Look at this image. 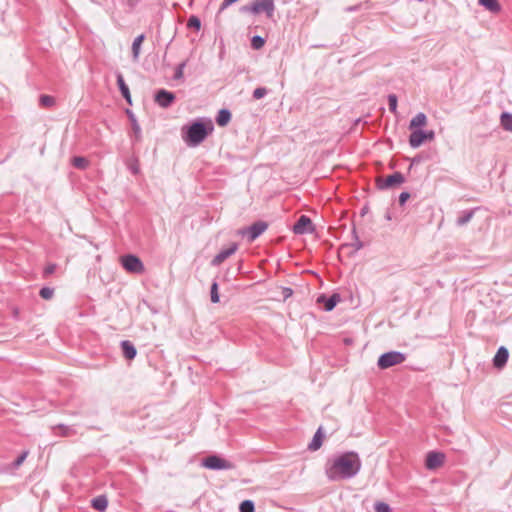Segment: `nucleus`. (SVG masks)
<instances>
[{
    "label": "nucleus",
    "instance_id": "obj_1",
    "mask_svg": "<svg viewBox=\"0 0 512 512\" xmlns=\"http://www.w3.org/2000/svg\"><path fill=\"white\" fill-rule=\"evenodd\" d=\"M361 466L362 463L358 453L348 451L328 462L325 473L330 481L346 480L355 477Z\"/></svg>",
    "mask_w": 512,
    "mask_h": 512
},
{
    "label": "nucleus",
    "instance_id": "obj_2",
    "mask_svg": "<svg viewBox=\"0 0 512 512\" xmlns=\"http://www.w3.org/2000/svg\"><path fill=\"white\" fill-rule=\"evenodd\" d=\"M214 130L211 119L198 118L182 128V138L189 147L200 145Z\"/></svg>",
    "mask_w": 512,
    "mask_h": 512
},
{
    "label": "nucleus",
    "instance_id": "obj_3",
    "mask_svg": "<svg viewBox=\"0 0 512 512\" xmlns=\"http://www.w3.org/2000/svg\"><path fill=\"white\" fill-rule=\"evenodd\" d=\"M406 360V354L400 351H389L381 354L377 361V366L381 370L403 363Z\"/></svg>",
    "mask_w": 512,
    "mask_h": 512
},
{
    "label": "nucleus",
    "instance_id": "obj_4",
    "mask_svg": "<svg viewBox=\"0 0 512 512\" xmlns=\"http://www.w3.org/2000/svg\"><path fill=\"white\" fill-rule=\"evenodd\" d=\"M405 182V177L401 172H394L387 177L376 178V187L379 190H387L399 186Z\"/></svg>",
    "mask_w": 512,
    "mask_h": 512
},
{
    "label": "nucleus",
    "instance_id": "obj_5",
    "mask_svg": "<svg viewBox=\"0 0 512 512\" xmlns=\"http://www.w3.org/2000/svg\"><path fill=\"white\" fill-rule=\"evenodd\" d=\"M121 265L127 272L134 274H141L145 269L141 259L134 254H126L122 256Z\"/></svg>",
    "mask_w": 512,
    "mask_h": 512
},
{
    "label": "nucleus",
    "instance_id": "obj_6",
    "mask_svg": "<svg viewBox=\"0 0 512 512\" xmlns=\"http://www.w3.org/2000/svg\"><path fill=\"white\" fill-rule=\"evenodd\" d=\"M435 138V132L433 130H422L415 129L409 135V145L412 148L420 147L425 141L433 140Z\"/></svg>",
    "mask_w": 512,
    "mask_h": 512
},
{
    "label": "nucleus",
    "instance_id": "obj_7",
    "mask_svg": "<svg viewBox=\"0 0 512 512\" xmlns=\"http://www.w3.org/2000/svg\"><path fill=\"white\" fill-rule=\"evenodd\" d=\"M268 228V223L265 221H256L249 227H246L240 231L242 235H247L248 242L255 241L261 234H263Z\"/></svg>",
    "mask_w": 512,
    "mask_h": 512
},
{
    "label": "nucleus",
    "instance_id": "obj_8",
    "mask_svg": "<svg viewBox=\"0 0 512 512\" xmlns=\"http://www.w3.org/2000/svg\"><path fill=\"white\" fill-rule=\"evenodd\" d=\"M202 465L210 470H228L233 467V464L217 455H210L206 457Z\"/></svg>",
    "mask_w": 512,
    "mask_h": 512
},
{
    "label": "nucleus",
    "instance_id": "obj_9",
    "mask_svg": "<svg viewBox=\"0 0 512 512\" xmlns=\"http://www.w3.org/2000/svg\"><path fill=\"white\" fill-rule=\"evenodd\" d=\"M253 15L265 13L267 18H272L275 12L274 0H256L253 1Z\"/></svg>",
    "mask_w": 512,
    "mask_h": 512
},
{
    "label": "nucleus",
    "instance_id": "obj_10",
    "mask_svg": "<svg viewBox=\"0 0 512 512\" xmlns=\"http://www.w3.org/2000/svg\"><path fill=\"white\" fill-rule=\"evenodd\" d=\"M292 231L297 235L312 233L314 231L312 220L307 215H301L293 225Z\"/></svg>",
    "mask_w": 512,
    "mask_h": 512
},
{
    "label": "nucleus",
    "instance_id": "obj_11",
    "mask_svg": "<svg viewBox=\"0 0 512 512\" xmlns=\"http://www.w3.org/2000/svg\"><path fill=\"white\" fill-rule=\"evenodd\" d=\"M176 99L173 92L166 89H159L155 92L154 101L162 108L170 107Z\"/></svg>",
    "mask_w": 512,
    "mask_h": 512
},
{
    "label": "nucleus",
    "instance_id": "obj_12",
    "mask_svg": "<svg viewBox=\"0 0 512 512\" xmlns=\"http://www.w3.org/2000/svg\"><path fill=\"white\" fill-rule=\"evenodd\" d=\"M445 461V455L438 451H429L425 459V467L428 470H435L443 465Z\"/></svg>",
    "mask_w": 512,
    "mask_h": 512
},
{
    "label": "nucleus",
    "instance_id": "obj_13",
    "mask_svg": "<svg viewBox=\"0 0 512 512\" xmlns=\"http://www.w3.org/2000/svg\"><path fill=\"white\" fill-rule=\"evenodd\" d=\"M340 300H341V297H340V294H338V293H333L330 296L321 294L318 297L317 302L320 304H323V308L325 311L330 312L336 307V305L340 302Z\"/></svg>",
    "mask_w": 512,
    "mask_h": 512
},
{
    "label": "nucleus",
    "instance_id": "obj_14",
    "mask_svg": "<svg viewBox=\"0 0 512 512\" xmlns=\"http://www.w3.org/2000/svg\"><path fill=\"white\" fill-rule=\"evenodd\" d=\"M238 249L237 243H232L230 247L221 250L212 260V266H219L223 261H225L228 257L233 255Z\"/></svg>",
    "mask_w": 512,
    "mask_h": 512
},
{
    "label": "nucleus",
    "instance_id": "obj_15",
    "mask_svg": "<svg viewBox=\"0 0 512 512\" xmlns=\"http://www.w3.org/2000/svg\"><path fill=\"white\" fill-rule=\"evenodd\" d=\"M508 358H509L508 349L504 346L499 347L494 358H493V366L498 369L503 368L506 365Z\"/></svg>",
    "mask_w": 512,
    "mask_h": 512
},
{
    "label": "nucleus",
    "instance_id": "obj_16",
    "mask_svg": "<svg viewBox=\"0 0 512 512\" xmlns=\"http://www.w3.org/2000/svg\"><path fill=\"white\" fill-rule=\"evenodd\" d=\"M116 82H117V85H118V88H119V91H120L122 97L125 99V101L129 105H131L132 104V99H131L130 90H129V87H128V85L126 84V82L124 80V77H123L122 73L118 72L116 74Z\"/></svg>",
    "mask_w": 512,
    "mask_h": 512
},
{
    "label": "nucleus",
    "instance_id": "obj_17",
    "mask_svg": "<svg viewBox=\"0 0 512 512\" xmlns=\"http://www.w3.org/2000/svg\"><path fill=\"white\" fill-rule=\"evenodd\" d=\"M120 347L122 350L123 356L127 360H133L137 355V350L134 344L129 340H123L120 342Z\"/></svg>",
    "mask_w": 512,
    "mask_h": 512
},
{
    "label": "nucleus",
    "instance_id": "obj_18",
    "mask_svg": "<svg viewBox=\"0 0 512 512\" xmlns=\"http://www.w3.org/2000/svg\"><path fill=\"white\" fill-rule=\"evenodd\" d=\"M231 118V111L227 108H222L218 111L215 120L218 126L225 127L231 121Z\"/></svg>",
    "mask_w": 512,
    "mask_h": 512
},
{
    "label": "nucleus",
    "instance_id": "obj_19",
    "mask_svg": "<svg viewBox=\"0 0 512 512\" xmlns=\"http://www.w3.org/2000/svg\"><path fill=\"white\" fill-rule=\"evenodd\" d=\"M324 433L322 427H319L315 432L312 441L308 445V449L311 451H317L321 448L323 443Z\"/></svg>",
    "mask_w": 512,
    "mask_h": 512
},
{
    "label": "nucleus",
    "instance_id": "obj_20",
    "mask_svg": "<svg viewBox=\"0 0 512 512\" xmlns=\"http://www.w3.org/2000/svg\"><path fill=\"white\" fill-rule=\"evenodd\" d=\"M91 506L99 512H104L108 506V499L105 495H99L91 500Z\"/></svg>",
    "mask_w": 512,
    "mask_h": 512
},
{
    "label": "nucleus",
    "instance_id": "obj_21",
    "mask_svg": "<svg viewBox=\"0 0 512 512\" xmlns=\"http://www.w3.org/2000/svg\"><path fill=\"white\" fill-rule=\"evenodd\" d=\"M478 208H473V209H469V210H464L460 213V215L458 216L457 220H456V224L458 226H464L466 225L468 222L471 221V219L473 218L474 214H475V211L477 210Z\"/></svg>",
    "mask_w": 512,
    "mask_h": 512
},
{
    "label": "nucleus",
    "instance_id": "obj_22",
    "mask_svg": "<svg viewBox=\"0 0 512 512\" xmlns=\"http://www.w3.org/2000/svg\"><path fill=\"white\" fill-rule=\"evenodd\" d=\"M478 3L491 13H499L501 11V5L498 0H478Z\"/></svg>",
    "mask_w": 512,
    "mask_h": 512
},
{
    "label": "nucleus",
    "instance_id": "obj_23",
    "mask_svg": "<svg viewBox=\"0 0 512 512\" xmlns=\"http://www.w3.org/2000/svg\"><path fill=\"white\" fill-rule=\"evenodd\" d=\"M427 117L424 113L420 112L416 114L410 121L409 129L415 130L416 128H420L426 125Z\"/></svg>",
    "mask_w": 512,
    "mask_h": 512
},
{
    "label": "nucleus",
    "instance_id": "obj_24",
    "mask_svg": "<svg viewBox=\"0 0 512 512\" xmlns=\"http://www.w3.org/2000/svg\"><path fill=\"white\" fill-rule=\"evenodd\" d=\"M127 114L131 121V126H132V130L134 132L135 141L138 142L141 140V137H142L141 127H140L135 115L130 110H127Z\"/></svg>",
    "mask_w": 512,
    "mask_h": 512
},
{
    "label": "nucleus",
    "instance_id": "obj_25",
    "mask_svg": "<svg viewBox=\"0 0 512 512\" xmlns=\"http://www.w3.org/2000/svg\"><path fill=\"white\" fill-rule=\"evenodd\" d=\"M145 39L144 34L138 35L132 43V57L134 61H137L140 55L141 45Z\"/></svg>",
    "mask_w": 512,
    "mask_h": 512
},
{
    "label": "nucleus",
    "instance_id": "obj_26",
    "mask_svg": "<svg viewBox=\"0 0 512 512\" xmlns=\"http://www.w3.org/2000/svg\"><path fill=\"white\" fill-rule=\"evenodd\" d=\"M352 237H353L354 241L352 243H350V244L343 245V247H352L353 251L357 252V251H359L360 249L363 248L364 244L359 239L355 226L352 229Z\"/></svg>",
    "mask_w": 512,
    "mask_h": 512
},
{
    "label": "nucleus",
    "instance_id": "obj_27",
    "mask_svg": "<svg viewBox=\"0 0 512 512\" xmlns=\"http://www.w3.org/2000/svg\"><path fill=\"white\" fill-rule=\"evenodd\" d=\"M500 123L504 130L512 132V114L503 112L500 116Z\"/></svg>",
    "mask_w": 512,
    "mask_h": 512
},
{
    "label": "nucleus",
    "instance_id": "obj_28",
    "mask_svg": "<svg viewBox=\"0 0 512 512\" xmlns=\"http://www.w3.org/2000/svg\"><path fill=\"white\" fill-rule=\"evenodd\" d=\"M72 165L77 169L85 170L89 165V161L85 157L75 156L72 158Z\"/></svg>",
    "mask_w": 512,
    "mask_h": 512
},
{
    "label": "nucleus",
    "instance_id": "obj_29",
    "mask_svg": "<svg viewBox=\"0 0 512 512\" xmlns=\"http://www.w3.org/2000/svg\"><path fill=\"white\" fill-rule=\"evenodd\" d=\"M187 27L199 31L201 29V20L196 15H191L187 21Z\"/></svg>",
    "mask_w": 512,
    "mask_h": 512
},
{
    "label": "nucleus",
    "instance_id": "obj_30",
    "mask_svg": "<svg viewBox=\"0 0 512 512\" xmlns=\"http://www.w3.org/2000/svg\"><path fill=\"white\" fill-rule=\"evenodd\" d=\"M219 286L216 281H213L210 288V297L212 303H218L220 301Z\"/></svg>",
    "mask_w": 512,
    "mask_h": 512
},
{
    "label": "nucleus",
    "instance_id": "obj_31",
    "mask_svg": "<svg viewBox=\"0 0 512 512\" xmlns=\"http://www.w3.org/2000/svg\"><path fill=\"white\" fill-rule=\"evenodd\" d=\"M240 512H255V504L252 500H243L239 505Z\"/></svg>",
    "mask_w": 512,
    "mask_h": 512
},
{
    "label": "nucleus",
    "instance_id": "obj_32",
    "mask_svg": "<svg viewBox=\"0 0 512 512\" xmlns=\"http://www.w3.org/2000/svg\"><path fill=\"white\" fill-rule=\"evenodd\" d=\"M265 45V39L262 36L255 35L251 38V47L254 50H260Z\"/></svg>",
    "mask_w": 512,
    "mask_h": 512
},
{
    "label": "nucleus",
    "instance_id": "obj_33",
    "mask_svg": "<svg viewBox=\"0 0 512 512\" xmlns=\"http://www.w3.org/2000/svg\"><path fill=\"white\" fill-rule=\"evenodd\" d=\"M187 61H188V60H185V61H183V62L179 63V64L176 66V68H175V72H174V76H173V78H174L175 80H179V79H181V78L183 77V71H184V68H185V67H186V65H187Z\"/></svg>",
    "mask_w": 512,
    "mask_h": 512
},
{
    "label": "nucleus",
    "instance_id": "obj_34",
    "mask_svg": "<svg viewBox=\"0 0 512 512\" xmlns=\"http://www.w3.org/2000/svg\"><path fill=\"white\" fill-rule=\"evenodd\" d=\"M397 104H398V98L395 94H389L388 95V106L389 110L392 113H396L397 111Z\"/></svg>",
    "mask_w": 512,
    "mask_h": 512
},
{
    "label": "nucleus",
    "instance_id": "obj_35",
    "mask_svg": "<svg viewBox=\"0 0 512 512\" xmlns=\"http://www.w3.org/2000/svg\"><path fill=\"white\" fill-rule=\"evenodd\" d=\"M54 289L50 287H42L39 291V295L41 298L45 300H49L53 297Z\"/></svg>",
    "mask_w": 512,
    "mask_h": 512
},
{
    "label": "nucleus",
    "instance_id": "obj_36",
    "mask_svg": "<svg viewBox=\"0 0 512 512\" xmlns=\"http://www.w3.org/2000/svg\"><path fill=\"white\" fill-rule=\"evenodd\" d=\"M375 512H392L391 507L382 501H378L374 504Z\"/></svg>",
    "mask_w": 512,
    "mask_h": 512
},
{
    "label": "nucleus",
    "instance_id": "obj_37",
    "mask_svg": "<svg viewBox=\"0 0 512 512\" xmlns=\"http://www.w3.org/2000/svg\"><path fill=\"white\" fill-rule=\"evenodd\" d=\"M54 101H55L54 98L50 95L43 94L39 98L40 104L44 107H49V106L53 105Z\"/></svg>",
    "mask_w": 512,
    "mask_h": 512
},
{
    "label": "nucleus",
    "instance_id": "obj_38",
    "mask_svg": "<svg viewBox=\"0 0 512 512\" xmlns=\"http://www.w3.org/2000/svg\"><path fill=\"white\" fill-rule=\"evenodd\" d=\"M267 94H268L267 88H265V87H257L253 91V98L256 99V100H259V99L265 97Z\"/></svg>",
    "mask_w": 512,
    "mask_h": 512
},
{
    "label": "nucleus",
    "instance_id": "obj_39",
    "mask_svg": "<svg viewBox=\"0 0 512 512\" xmlns=\"http://www.w3.org/2000/svg\"><path fill=\"white\" fill-rule=\"evenodd\" d=\"M28 451H23L12 463L13 468H18L26 459Z\"/></svg>",
    "mask_w": 512,
    "mask_h": 512
},
{
    "label": "nucleus",
    "instance_id": "obj_40",
    "mask_svg": "<svg viewBox=\"0 0 512 512\" xmlns=\"http://www.w3.org/2000/svg\"><path fill=\"white\" fill-rule=\"evenodd\" d=\"M57 265L55 263L48 264L43 271L44 277H47L55 272Z\"/></svg>",
    "mask_w": 512,
    "mask_h": 512
},
{
    "label": "nucleus",
    "instance_id": "obj_41",
    "mask_svg": "<svg viewBox=\"0 0 512 512\" xmlns=\"http://www.w3.org/2000/svg\"><path fill=\"white\" fill-rule=\"evenodd\" d=\"M410 198V193L409 192H402L400 193L399 195V198H398V202L401 206L405 205V203L407 202V200Z\"/></svg>",
    "mask_w": 512,
    "mask_h": 512
},
{
    "label": "nucleus",
    "instance_id": "obj_42",
    "mask_svg": "<svg viewBox=\"0 0 512 512\" xmlns=\"http://www.w3.org/2000/svg\"><path fill=\"white\" fill-rule=\"evenodd\" d=\"M252 7H253V3L248 4V5H244V6H242V7L240 8V13H242V14H245V13H251V14H253V9H252Z\"/></svg>",
    "mask_w": 512,
    "mask_h": 512
},
{
    "label": "nucleus",
    "instance_id": "obj_43",
    "mask_svg": "<svg viewBox=\"0 0 512 512\" xmlns=\"http://www.w3.org/2000/svg\"><path fill=\"white\" fill-rule=\"evenodd\" d=\"M130 172L134 175L138 174L139 173V165L137 162H134V163H131L129 166H128Z\"/></svg>",
    "mask_w": 512,
    "mask_h": 512
},
{
    "label": "nucleus",
    "instance_id": "obj_44",
    "mask_svg": "<svg viewBox=\"0 0 512 512\" xmlns=\"http://www.w3.org/2000/svg\"><path fill=\"white\" fill-rule=\"evenodd\" d=\"M292 294H293V290L291 288H289V287L283 288V296L285 299L290 297Z\"/></svg>",
    "mask_w": 512,
    "mask_h": 512
},
{
    "label": "nucleus",
    "instance_id": "obj_45",
    "mask_svg": "<svg viewBox=\"0 0 512 512\" xmlns=\"http://www.w3.org/2000/svg\"><path fill=\"white\" fill-rule=\"evenodd\" d=\"M422 160V158L420 156H415L414 158H412L411 160V166L414 165V164H418L420 163Z\"/></svg>",
    "mask_w": 512,
    "mask_h": 512
},
{
    "label": "nucleus",
    "instance_id": "obj_46",
    "mask_svg": "<svg viewBox=\"0 0 512 512\" xmlns=\"http://www.w3.org/2000/svg\"><path fill=\"white\" fill-rule=\"evenodd\" d=\"M59 428L63 430V435H66V430H68V427H65L64 425H60Z\"/></svg>",
    "mask_w": 512,
    "mask_h": 512
},
{
    "label": "nucleus",
    "instance_id": "obj_47",
    "mask_svg": "<svg viewBox=\"0 0 512 512\" xmlns=\"http://www.w3.org/2000/svg\"><path fill=\"white\" fill-rule=\"evenodd\" d=\"M357 8L356 7H349L347 10L348 11H355Z\"/></svg>",
    "mask_w": 512,
    "mask_h": 512
},
{
    "label": "nucleus",
    "instance_id": "obj_48",
    "mask_svg": "<svg viewBox=\"0 0 512 512\" xmlns=\"http://www.w3.org/2000/svg\"><path fill=\"white\" fill-rule=\"evenodd\" d=\"M350 342H351V340H350V339H346V340H345V343H347V344H348V343H350Z\"/></svg>",
    "mask_w": 512,
    "mask_h": 512
},
{
    "label": "nucleus",
    "instance_id": "obj_49",
    "mask_svg": "<svg viewBox=\"0 0 512 512\" xmlns=\"http://www.w3.org/2000/svg\"><path fill=\"white\" fill-rule=\"evenodd\" d=\"M366 212V208L362 209V215Z\"/></svg>",
    "mask_w": 512,
    "mask_h": 512
}]
</instances>
